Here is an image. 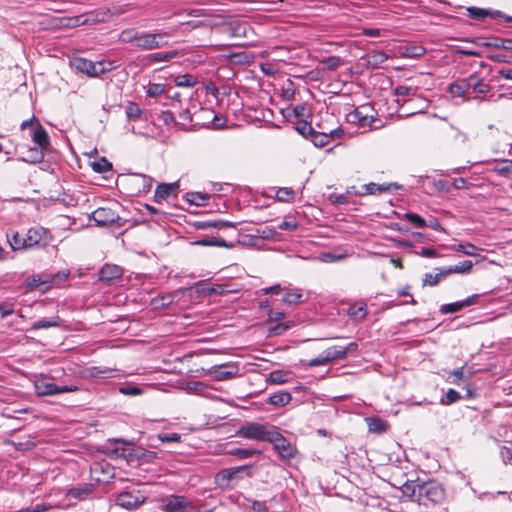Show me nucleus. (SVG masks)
Listing matches in <instances>:
<instances>
[{"label": "nucleus", "instance_id": "6e6552de", "mask_svg": "<svg viewBox=\"0 0 512 512\" xmlns=\"http://www.w3.org/2000/svg\"><path fill=\"white\" fill-rule=\"evenodd\" d=\"M73 67L80 73L89 77L99 76L107 71L102 62H92L85 58H75L72 62Z\"/></svg>", "mask_w": 512, "mask_h": 512}, {"label": "nucleus", "instance_id": "052dcab7", "mask_svg": "<svg viewBox=\"0 0 512 512\" xmlns=\"http://www.w3.org/2000/svg\"><path fill=\"white\" fill-rule=\"evenodd\" d=\"M322 63L325 65L326 69L333 71L341 65V58L338 56H329L325 58Z\"/></svg>", "mask_w": 512, "mask_h": 512}, {"label": "nucleus", "instance_id": "0eeeda50", "mask_svg": "<svg viewBox=\"0 0 512 512\" xmlns=\"http://www.w3.org/2000/svg\"><path fill=\"white\" fill-rule=\"evenodd\" d=\"M166 36H168L167 32L152 33L142 31L135 48L143 51L159 49L164 45L161 40Z\"/></svg>", "mask_w": 512, "mask_h": 512}, {"label": "nucleus", "instance_id": "c85d7f7f", "mask_svg": "<svg viewBox=\"0 0 512 512\" xmlns=\"http://www.w3.org/2000/svg\"><path fill=\"white\" fill-rule=\"evenodd\" d=\"M141 32L135 28L124 29L119 34V41L123 44H133L136 47Z\"/></svg>", "mask_w": 512, "mask_h": 512}, {"label": "nucleus", "instance_id": "6ab92c4d", "mask_svg": "<svg viewBox=\"0 0 512 512\" xmlns=\"http://www.w3.org/2000/svg\"><path fill=\"white\" fill-rule=\"evenodd\" d=\"M248 470V466H239L222 469L216 475V480L220 486L228 485V483L236 478H239L240 473Z\"/></svg>", "mask_w": 512, "mask_h": 512}, {"label": "nucleus", "instance_id": "9b49d317", "mask_svg": "<svg viewBox=\"0 0 512 512\" xmlns=\"http://www.w3.org/2000/svg\"><path fill=\"white\" fill-rule=\"evenodd\" d=\"M467 16L474 20H483L486 17L491 18H502L507 22H512V16L505 15L503 12L499 10L493 9H484L475 6L466 8Z\"/></svg>", "mask_w": 512, "mask_h": 512}, {"label": "nucleus", "instance_id": "7ed1b4c3", "mask_svg": "<svg viewBox=\"0 0 512 512\" xmlns=\"http://www.w3.org/2000/svg\"><path fill=\"white\" fill-rule=\"evenodd\" d=\"M161 509L164 512H201L191 500L182 495H168L161 499Z\"/></svg>", "mask_w": 512, "mask_h": 512}, {"label": "nucleus", "instance_id": "393cba45", "mask_svg": "<svg viewBox=\"0 0 512 512\" xmlns=\"http://www.w3.org/2000/svg\"><path fill=\"white\" fill-rule=\"evenodd\" d=\"M482 47L512 50V39L491 37L480 44Z\"/></svg>", "mask_w": 512, "mask_h": 512}, {"label": "nucleus", "instance_id": "f03ea898", "mask_svg": "<svg viewBox=\"0 0 512 512\" xmlns=\"http://www.w3.org/2000/svg\"><path fill=\"white\" fill-rule=\"evenodd\" d=\"M274 426L268 423L245 422L235 432V436L268 442Z\"/></svg>", "mask_w": 512, "mask_h": 512}, {"label": "nucleus", "instance_id": "a211bd4d", "mask_svg": "<svg viewBox=\"0 0 512 512\" xmlns=\"http://www.w3.org/2000/svg\"><path fill=\"white\" fill-rule=\"evenodd\" d=\"M479 299L478 294H474L464 300L456 301L449 304H444L440 307V312L442 314H453L461 311L463 308L474 305Z\"/></svg>", "mask_w": 512, "mask_h": 512}, {"label": "nucleus", "instance_id": "69168bd1", "mask_svg": "<svg viewBox=\"0 0 512 512\" xmlns=\"http://www.w3.org/2000/svg\"><path fill=\"white\" fill-rule=\"evenodd\" d=\"M307 364L310 367H316V366L327 365V364H330V363H329V358H327L325 352H323L322 354H320L316 358H313V359L309 360Z\"/></svg>", "mask_w": 512, "mask_h": 512}, {"label": "nucleus", "instance_id": "4d7b16f0", "mask_svg": "<svg viewBox=\"0 0 512 512\" xmlns=\"http://www.w3.org/2000/svg\"><path fill=\"white\" fill-rule=\"evenodd\" d=\"M404 218L407 219L415 227L424 228L427 226L426 220L416 213H412V212L405 213Z\"/></svg>", "mask_w": 512, "mask_h": 512}, {"label": "nucleus", "instance_id": "3c124183", "mask_svg": "<svg viewBox=\"0 0 512 512\" xmlns=\"http://www.w3.org/2000/svg\"><path fill=\"white\" fill-rule=\"evenodd\" d=\"M178 87H193L197 84L196 78L191 74L179 75L174 80Z\"/></svg>", "mask_w": 512, "mask_h": 512}, {"label": "nucleus", "instance_id": "b1692460", "mask_svg": "<svg viewBox=\"0 0 512 512\" xmlns=\"http://www.w3.org/2000/svg\"><path fill=\"white\" fill-rule=\"evenodd\" d=\"M469 88L476 94H486L490 91L491 87L476 73L471 74L469 77Z\"/></svg>", "mask_w": 512, "mask_h": 512}, {"label": "nucleus", "instance_id": "e433bc0d", "mask_svg": "<svg viewBox=\"0 0 512 512\" xmlns=\"http://www.w3.org/2000/svg\"><path fill=\"white\" fill-rule=\"evenodd\" d=\"M493 171L498 175L509 177L512 175V160L504 159L495 163Z\"/></svg>", "mask_w": 512, "mask_h": 512}, {"label": "nucleus", "instance_id": "f3484780", "mask_svg": "<svg viewBox=\"0 0 512 512\" xmlns=\"http://www.w3.org/2000/svg\"><path fill=\"white\" fill-rule=\"evenodd\" d=\"M30 137L34 142L35 146H38L48 151L50 150L51 143L49 135L40 122L36 123L34 130L30 132Z\"/></svg>", "mask_w": 512, "mask_h": 512}, {"label": "nucleus", "instance_id": "a878e982", "mask_svg": "<svg viewBox=\"0 0 512 512\" xmlns=\"http://www.w3.org/2000/svg\"><path fill=\"white\" fill-rule=\"evenodd\" d=\"M367 313V305L364 302L352 304L347 309V315L357 322L363 321Z\"/></svg>", "mask_w": 512, "mask_h": 512}, {"label": "nucleus", "instance_id": "1a4fd4ad", "mask_svg": "<svg viewBox=\"0 0 512 512\" xmlns=\"http://www.w3.org/2000/svg\"><path fill=\"white\" fill-rule=\"evenodd\" d=\"M239 373V367L233 363L212 366L207 370V374L215 381H225L236 377Z\"/></svg>", "mask_w": 512, "mask_h": 512}, {"label": "nucleus", "instance_id": "ea45409f", "mask_svg": "<svg viewBox=\"0 0 512 512\" xmlns=\"http://www.w3.org/2000/svg\"><path fill=\"white\" fill-rule=\"evenodd\" d=\"M186 199L192 205L205 206L208 203L210 196L206 193L191 192L187 193Z\"/></svg>", "mask_w": 512, "mask_h": 512}, {"label": "nucleus", "instance_id": "4c0bfd02", "mask_svg": "<svg viewBox=\"0 0 512 512\" xmlns=\"http://www.w3.org/2000/svg\"><path fill=\"white\" fill-rule=\"evenodd\" d=\"M302 297L301 289H291L286 292L285 296L282 298V302L287 305H297L302 302Z\"/></svg>", "mask_w": 512, "mask_h": 512}, {"label": "nucleus", "instance_id": "13d9d810", "mask_svg": "<svg viewBox=\"0 0 512 512\" xmlns=\"http://www.w3.org/2000/svg\"><path fill=\"white\" fill-rule=\"evenodd\" d=\"M296 130L302 135L304 136L305 138H310L312 137V134L314 133V128L311 126L310 123L306 122V121H299L297 124H296Z\"/></svg>", "mask_w": 512, "mask_h": 512}, {"label": "nucleus", "instance_id": "a18cd8bd", "mask_svg": "<svg viewBox=\"0 0 512 512\" xmlns=\"http://www.w3.org/2000/svg\"><path fill=\"white\" fill-rule=\"evenodd\" d=\"M289 372L282 371V370H275L272 371L268 378L267 382L275 385L284 384L288 381Z\"/></svg>", "mask_w": 512, "mask_h": 512}, {"label": "nucleus", "instance_id": "dca6fc26", "mask_svg": "<svg viewBox=\"0 0 512 512\" xmlns=\"http://www.w3.org/2000/svg\"><path fill=\"white\" fill-rule=\"evenodd\" d=\"M123 275V268L115 264H105L99 271V280L110 284Z\"/></svg>", "mask_w": 512, "mask_h": 512}, {"label": "nucleus", "instance_id": "603ef678", "mask_svg": "<svg viewBox=\"0 0 512 512\" xmlns=\"http://www.w3.org/2000/svg\"><path fill=\"white\" fill-rule=\"evenodd\" d=\"M134 455L139 460H142L143 462H146V463H151L158 457L156 452L142 449V448H138L137 450H135Z\"/></svg>", "mask_w": 512, "mask_h": 512}, {"label": "nucleus", "instance_id": "338daca9", "mask_svg": "<svg viewBox=\"0 0 512 512\" xmlns=\"http://www.w3.org/2000/svg\"><path fill=\"white\" fill-rule=\"evenodd\" d=\"M157 437L161 442H180L181 440V435L178 433H160Z\"/></svg>", "mask_w": 512, "mask_h": 512}, {"label": "nucleus", "instance_id": "c756f323", "mask_svg": "<svg viewBox=\"0 0 512 512\" xmlns=\"http://www.w3.org/2000/svg\"><path fill=\"white\" fill-rule=\"evenodd\" d=\"M470 90L469 88V79L468 77L465 78V79H460V80H457L455 82H453L450 86H449V92L454 96V97H462L464 96L468 91Z\"/></svg>", "mask_w": 512, "mask_h": 512}, {"label": "nucleus", "instance_id": "2eb2a0df", "mask_svg": "<svg viewBox=\"0 0 512 512\" xmlns=\"http://www.w3.org/2000/svg\"><path fill=\"white\" fill-rule=\"evenodd\" d=\"M401 186L397 183H384V184H377V183H368L362 186L363 192L354 191L356 195L362 196V195H369V194H383V193H390L394 190H398Z\"/></svg>", "mask_w": 512, "mask_h": 512}, {"label": "nucleus", "instance_id": "5701e85b", "mask_svg": "<svg viewBox=\"0 0 512 512\" xmlns=\"http://www.w3.org/2000/svg\"><path fill=\"white\" fill-rule=\"evenodd\" d=\"M48 150L40 148L38 146L27 147L26 151L23 152L22 160L31 164H38L44 160V157Z\"/></svg>", "mask_w": 512, "mask_h": 512}, {"label": "nucleus", "instance_id": "423d86ee", "mask_svg": "<svg viewBox=\"0 0 512 512\" xmlns=\"http://www.w3.org/2000/svg\"><path fill=\"white\" fill-rule=\"evenodd\" d=\"M268 442L273 445L282 459L294 458L296 448L278 431L277 427L274 426Z\"/></svg>", "mask_w": 512, "mask_h": 512}, {"label": "nucleus", "instance_id": "774afa93", "mask_svg": "<svg viewBox=\"0 0 512 512\" xmlns=\"http://www.w3.org/2000/svg\"><path fill=\"white\" fill-rule=\"evenodd\" d=\"M500 456L502 458V461L504 464H511L512 465V450L509 447L502 446L500 448Z\"/></svg>", "mask_w": 512, "mask_h": 512}, {"label": "nucleus", "instance_id": "09e8293b", "mask_svg": "<svg viewBox=\"0 0 512 512\" xmlns=\"http://www.w3.org/2000/svg\"><path fill=\"white\" fill-rule=\"evenodd\" d=\"M451 249L457 252H462L468 256H475L477 254L478 248L472 243H459L451 246Z\"/></svg>", "mask_w": 512, "mask_h": 512}, {"label": "nucleus", "instance_id": "e2e57ef3", "mask_svg": "<svg viewBox=\"0 0 512 512\" xmlns=\"http://www.w3.org/2000/svg\"><path fill=\"white\" fill-rule=\"evenodd\" d=\"M416 90L417 89L413 87L399 85L394 89L393 93L396 96H414L416 94Z\"/></svg>", "mask_w": 512, "mask_h": 512}, {"label": "nucleus", "instance_id": "f704fd0d", "mask_svg": "<svg viewBox=\"0 0 512 512\" xmlns=\"http://www.w3.org/2000/svg\"><path fill=\"white\" fill-rule=\"evenodd\" d=\"M86 23H88V18L86 15L62 17L61 28H75L81 25H85Z\"/></svg>", "mask_w": 512, "mask_h": 512}, {"label": "nucleus", "instance_id": "58836bf2", "mask_svg": "<svg viewBox=\"0 0 512 512\" xmlns=\"http://www.w3.org/2000/svg\"><path fill=\"white\" fill-rule=\"evenodd\" d=\"M388 59V55L383 51H372L367 56L368 65L373 68L379 67Z\"/></svg>", "mask_w": 512, "mask_h": 512}, {"label": "nucleus", "instance_id": "6e6d98bb", "mask_svg": "<svg viewBox=\"0 0 512 512\" xmlns=\"http://www.w3.org/2000/svg\"><path fill=\"white\" fill-rule=\"evenodd\" d=\"M91 165L92 169L97 173H105L112 170V164L104 157L93 162Z\"/></svg>", "mask_w": 512, "mask_h": 512}, {"label": "nucleus", "instance_id": "de8ad7c7", "mask_svg": "<svg viewBox=\"0 0 512 512\" xmlns=\"http://www.w3.org/2000/svg\"><path fill=\"white\" fill-rule=\"evenodd\" d=\"M24 234H20L19 232H13L12 234H7L8 242L12 248V250H23L25 249V244L23 243Z\"/></svg>", "mask_w": 512, "mask_h": 512}, {"label": "nucleus", "instance_id": "a19ab883", "mask_svg": "<svg viewBox=\"0 0 512 512\" xmlns=\"http://www.w3.org/2000/svg\"><path fill=\"white\" fill-rule=\"evenodd\" d=\"M178 56V52L176 50L167 51V52H157L152 53L147 56L150 62H168L173 58Z\"/></svg>", "mask_w": 512, "mask_h": 512}, {"label": "nucleus", "instance_id": "aec40b11", "mask_svg": "<svg viewBox=\"0 0 512 512\" xmlns=\"http://www.w3.org/2000/svg\"><path fill=\"white\" fill-rule=\"evenodd\" d=\"M285 317V313L281 311L270 310L268 315L269 323H276V325L270 327V332L274 335H280L286 330L290 329L292 325L290 323H280L279 321Z\"/></svg>", "mask_w": 512, "mask_h": 512}, {"label": "nucleus", "instance_id": "412c9836", "mask_svg": "<svg viewBox=\"0 0 512 512\" xmlns=\"http://www.w3.org/2000/svg\"><path fill=\"white\" fill-rule=\"evenodd\" d=\"M178 188V182L159 184L154 193V201L161 203L162 201L167 200L172 194L177 192Z\"/></svg>", "mask_w": 512, "mask_h": 512}, {"label": "nucleus", "instance_id": "cd10ccee", "mask_svg": "<svg viewBox=\"0 0 512 512\" xmlns=\"http://www.w3.org/2000/svg\"><path fill=\"white\" fill-rule=\"evenodd\" d=\"M195 245L199 246H216V247H225V248H233L234 245L232 243H228L223 238L218 236L204 237L194 242Z\"/></svg>", "mask_w": 512, "mask_h": 512}, {"label": "nucleus", "instance_id": "49530a36", "mask_svg": "<svg viewBox=\"0 0 512 512\" xmlns=\"http://www.w3.org/2000/svg\"><path fill=\"white\" fill-rule=\"evenodd\" d=\"M367 422L370 432L384 433L388 428L387 422L380 418H368Z\"/></svg>", "mask_w": 512, "mask_h": 512}, {"label": "nucleus", "instance_id": "4be33fe9", "mask_svg": "<svg viewBox=\"0 0 512 512\" xmlns=\"http://www.w3.org/2000/svg\"><path fill=\"white\" fill-rule=\"evenodd\" d=\"M118 444L133 445V441H129V440H126L123 438H113V439H108L106 442V449L111 456L116 457V458L127 457L126 449L124 447H118V446L114 447V445H118Z\"/></svg>", "mask_w": 512, "mask_h": 512}, {"label": "nucleus", "instance_id": "864d4df0", "mask_svg": "<svg viewBox=\"0 0 512 512\" xmlns=\"http://www.w3.org/2000/svg\"><path fill=\"white\" fill-rule=\"evenodd\" d=\"M295 191L290 187L279 188L276 197L281 202H290L294 199Z\"/></svg>", "mask_w": 512, "mask_h": 512}, {"label": "nucleus", "instance_id": "4468645a", "mask_svg": "<svg viewBox=\"0 0 512 512\" xmlns=\"http://www.w3.org/2000/svg\"><path fill=\"white\" fill-rule=\"evenodd\" d=\"M344 131L341 128H335L329 132L314 131L311 137V141L316 147H325L330 144L332 140L338 139L343 135Z\"/></svg>", "mask_w": 512, "mask_h": 512}, {"label": "nucleus", "instance_id": "2f4dec72", "mask_svg": "<svg viewBox=\"0 0 512 512\" xmlns=\"http://www.w3.org/2000/svg\"><path fill=\"white\" fill-rule=\"evenodd\" d=\"M421 482L406 481L401 486V492L404 496L408 497L411 501L418 502V489Z\"/></svg>", "mask_w": 512, "mask_h": 512}, {"label": "nucleus", "instance_id": "f8f14e48", "mask_svg": "<svg viewBox=\"0 0 512 512\" xmlns=\"http://www.w3.org/2000/svg\"><path fill=\"white\" fill-rule=\"evenodd\" d=\"M146 497L140 495L139 492L134 494L129 491H123L118 494L116 504L122 508L133 510L145 503Z\"/></svg>", "mask_w": 512, "mask_h": 512}, {"label": "nucleus", "instance_id": "9d476101", "mask_svg": "<svg viewBox=\"0 0 512 512\" xmlns=\"http://www.w3.org/2000/svg\"><path fill=\"white\" fill-rule=\"evenodd\" d=\"M91 218L98 226H108L112 224L121 226L120 221L122 220L118 213L109 207H100L96 209L92 213Z\"/></svg>", "mask_w": 512, "mask_h": 512}, {"label": "nucleus", "instance_id": "473e14b6", "mask_svg": "<svg viewBox=\"0 0 512 512\" xmlns=\"http://www.w3.org/2000/svg\"><path fill=\"white\" fill-rule=\"evenodd\" d=\"M93 491V487L91 484H87L83 487H74V488H71L68 492H67V497L69 498H74L76 500H84L86 499Z\"/></svg>", "mask_w": 512, "mask_h": 512}, {"label": "nucleus", "instance_id": "0e129e2a", "mask_svg": "<svg viewBox=\"0 0 512 512\" xmlns=\"http://www.w3.org/2000/svg\"><path fill=\"white\" fill-rule=\"evenodd\" d=\"M52 280H42L40 276H32L30 278H27L26 285L29 289H35L39 287L41 284L49 283Z\"/></svg>", "mask_w": 512, "mask_h": 512}, {"label": "nucleus", "instance_id": "72a5a7b5", "mask_svg": "<svg viewBox=\"0 0 512 512\" xmlns=\"http://www.w3.org/2000/svg\"><path fill=\"white\" fill-rule=\"evenodd\" d=\"M63 323V320L59 316H55L51 319H40L38 321H35L31 329L33 330H39V329H47L52 327H61Z\"/></svg>", "mask_w": 512, "mask_h": 512}, {"label": "nucleus", "instance_id": "ddd939ff", "mask_svg": "<svg viewBox=\"0 0 512 512\" xmlns=\"http://www.w3.org/2000/svg\"><path fill=\"white\" fill-rule=\"evenodd\" d=\"M45 235L46 230L42 227H32L28 229L23 238L25 249H30L36 246H45L46 242L42 243Z\"/></svg>", "mask_w": 512, "mask_h": 512}, {"label": "nucleus", "instance_id": "8fccbe9b", "mask_svg": "<svg viewBox=\"0 0 512 512\" xmlns=\"http://www.w3.org/2000/svg\"><path fill=\"white\" fill-rule=\"evenodd\" d=\"M128 120L136 121L139 120L142 115V110L135 102H128L125 109Z\"/></svg>", "mask_w": 512, "mask_h": 512}, {"label": "nucleus", "instance_id": "20e7f679", "mask_svg": "<svg viewBox=\"0 0 512 512\" xmlns=\"http://www.w3.org/2000/svg\"><path fill=\"white\" fill-rule=\"evenodd\" d=\"M35 391L38 396H53L62 393L75 392L78 390L74 385L58 386L51 379L41 377L34 383Z\"/></svg>", "mask_w": 512, "mask_h": 512}, {"label": "nucleus", "instance_id": "bb28decb", "mask_svg": "<svg viewBox=\"0 0 512 512\" xmlns=\"http://www.w3.org/2000/svg\"><path fill=\"white\" fill-rule=\"evenodd\" d=\"M437 273H426L423 278V286H437L444 278L449 276L446 268H436Z\"/></svg>", "mask_w": 512, "mask_h": 512}, {"label": "nucleus", "instance_id": "c03bdc74", "mask_svg": "<svg viewBox=\"0 0 512 512\" xmlns=\"http://www.w3.org/2000/svg\"><path fill=\"white\" fill-rule=\"evenodd\" d=\"M227 454L236 456L239 459L251 458L255 455H260L261 451L256 449H245V448H233L230 449Z\"/></svg>", "mask_w": 512, "mask_h": 512}, {"label": "nucleus", "instance_id": "f257e3e1", "mask_svg": "<svg viewBox=\"0 0 512 512\" xmlns=\"http://www.w3.org/2000/svg\"><path fill=\"white\" fill-rule=\"evenodd\" d=\"M445 498V490L436 481L421 482L418 489V504L425 507L442 503Z\"/></svg>", "mask_w": 512, "mask_h": 512}, {"label": "nucleus", "instance_id": "680f3d73", "mask_svg": "<svg viewBox=\"0 0 512 512\" xmlns=\"http://www.w3.org/2000/svg\"><path fill=\"white\" fill-rule=\"evenodd\" d=\"M119 392L122 393L123 395H128V396H137V395H140L142 394V389L138 386H134V385H123L119 388Z\"/></svg>", "mask_w": 512, "mask_h": 512}, {"label": "nucleus", "instance_id": "c9c22d12", "mask_svg": "<svg viewBox=\"0 0 512 512\" xmlns=\"http://www.w3.org/2000/svg\"><path fill=\"white\" fill-rule=\"evenodd\" d=\"M62 17L47 15L39 21V26L44 30H58L61 28Z\"/></svg>", "mask_w": 512, "mask_h": 512}, {"label": "nucleus", "instance_id": "39448f33", "mask_svg": "<svg viewBox=\"0 0 512 512\" xmlns=\"http://www.w3.org/2000/svg\"><path fill=\"white\" fill-rule=\"evenodd\" d=\"M373 107L370 104L361 105L346 114L348 123L358 125L359 127H371L376 120L373 115Z\"/></svg>", "mask_w": 512, "mask_h": 512}, {"label": "nucleus", "instance_id": "37998d69", "mask_svg": "<svg viewBox=\"0 0 512 512\" xmlns=\"http://www.w3.org/2000/svg\"><path fill=\"white\" fill-rule=\"evenodd\" d=\"M473 267V263L470 260H465L463 262H460L454 266H450L447 269V273L449 275L451 274H467L471 271Z\"/></svg>", "mask_w": 512, "mask_h": 512}, {"label": "nucleus", "instance_id": "bf43d9fd", "mask_svg": "<svg viewBox=\"0 0 512 512\" xmlns=\"http://www.w3.org/2000/svg\"><path fill=\"white\" fill-rule=\"evenodd\" d=\"M165 85L160 83H150L146 88V94L149 97H157L165 92Z\"/></svg>", "mask_w": 512, "mask_h": 512}, {"label": "nucleus", "instance_id": "5fc2aeb1", "mask_svg": "<svg viewBox=\"0 0 512 512\" xmlns=\"http://www.w3.org/2000/svg\"><path fill=\"white\" fill-rule=\"evenodd\" d=\"M461 399V395L455 389H449L445 396L440 399V404L442 405H451Z\"/></svg>", "mask_w": 512, "mask_h": 512}, {"label": "nucleus", "instance_id": "7c9ffc66", "mask_svg": "<svg viewBox=\"0 0 512 512\" xmlns=\"http://www.w3.org/2000/svg\"><path fill=\"white\" fill-rule=\"evenodd\" d=\"M292 399V395L288 391H278L273 393L268 398V403L277 406V407H283L287 405Z\"/></svg>", "mask_w": 512, "mask_h": 512}, {"label": "nucleus", "instance_id": "79ce46f5", "mask_svg": "<svg viewBox=\"0 0 512 512\" xmlns=\"http://www.w3.org/2000/svg\"><path fill=\"white\" fill-rule=\"evenodd\" d=\"M326 357L329 358V363L343 360L346 358V352L344 351L342 346H332L326 349L325 351Z\"/></svg>", "mask_w": 512, "mask_h": 512}]
</instances>
